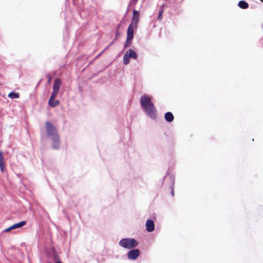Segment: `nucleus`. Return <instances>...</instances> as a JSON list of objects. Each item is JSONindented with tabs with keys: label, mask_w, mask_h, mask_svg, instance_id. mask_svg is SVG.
Listing matches in <instances>:
<instances>
[{
	"label": "nucleus",
	"mask_w": 263,
	"mask_h": 263,
	"mask_svg": "<svg viewBox=\"0 0 263 263\" xmlns=\"http://www.w3.org/2000/svg\"><path fill=\"white\" fill-rule=\"evenodd\" d=\"M238 6L241 9H247L249 7V4L245 1H240L239 2Z\"/></svg>",
	"instance_id": "f8f14e48"
},
{
	"label": "nucleus",
	"mask_w": 263,
	"mask_h": 263,
	"mask_svg": "<svg viewBox=\"0 0 263 263\" xmlns=\"http://www.w3.org/2000/svg\"><path fill=\"white\" fill-rule=\"evenodd\" d=\"M165 120L168 122H171L174 120V117L171 112H167L164 115Z\"/></svg>",
	"instance_id": "1a4fd4ad"
},
{
	"label": "nucleus",
	"mask_w": 263,
	"mask_h": 263,
	"mask_svg": "<svg viewBox=\"0 0 263 263\" xmlns=\"http://www.w3.org/2000/svg\"><path fill=\"white\" fill-rule=\"evenodd\" d=\"M163 9H161L159 12V15H158V20H161V16H162V15L163 14Z\"/></svg>",
	"instance_id": "6ab92c4d"
},
{
	"label": "nucleus",
	"mask_w": 263,
	"mask_h": 263,
	"mask_svg": "<svg viewBox=\"0 0 263 263\" xmlns=\"http://www.w3.org/2000/svg\"><path fill=\"white\" fill-rule=\"evenodd\" d=\"M140 253V251L138 249H134L130 250L127 253V258L129 259L135 260L139 256Z\"/></svg>",
	"instance_id": "39448f33"
},
{
	"label": "nucleus",
	"mask_w": 263,
	"mask_h": 263,
	"mask_svg": "<svg viewBox=\"0 0 263 263\" xmlns=\"http://www.w3.org/2000/svg\"><path fill=\"white\" fill-rule=\"evenodd\" d=\"M45 128L47 137L52 141V148L55 149H58L60 147V141L56 127L49 121H47L45 123Z\"/></svg>",
	"instance_id": "f03ea898"
},
{
	"label": "nucleus",
	"mask_w": 263,
	"mask_h": 263,
	"mask_svg": "<svg viewBox=\"0 0 263 263\" xmlns=\"http://www.w3.org/2000/svg\"><path fill=\"white\" fill-rule=\"evenodd\" d=\"M261 2L263 3V0H260Z\"/></svg>",
	"instance_id": "a878e982"
},
{
	"label": "nucleus",
	"mask_w": 263,
	"mask_h": 263,
	"mask_svg": "<svg viewBox=\"0 0 263 263\" xmlns=\"http://www.w3.org/2000/svg\"><path fill=\"white\" fill-rule=\"evenodd\" d=\"M48 263H51V262H48Z\"/></svg>",
	"instance_id": "bb28decb"
},
{
	"label": "nucleus",
	"mask_w": 263,
	"mask_h": 263,
	"mask_svg": "<svg viewBox=\"0 0 263 263\" xmlns=\"http://www.w3.org/2000/svg\"><path fill=\"white\" fill-rule=\"evenodd\" d=\"M5 232H9V229H8V228H7V229H5Z\"/></svg>",
	"instance_id": "b1692460"
},
{
	"label": "nucleus",
	"mask_w": 263,
	"mask_h": 263,
	"mask_svg": "<svg viewBox=\"0 0 263 263\" xmlns=\"http://www.w3.org/2000/svg\"><path fill=\"white\" fill-rule=\"evenodd\" d=\"M127 37L133 39L134 37V28L133 24H130L128 27L127 31Z\"/></svg>",
	"instance_id": "9d476101"
},
{
	"label": "nucleus",
	"mask_w": 263,
	"mask_h": 263,
	"mask_svg": "<svg viewBox=\"0 0 263 263\" xmlns=\"http://www.w3.org/2000/svg\"><path fill=\"white\" fill-rule=\"evenodd\" d=\"M146 230L148 232H153L155 229V224L153 220L148 219L146 222Z\"/></svg>",
	"instance_id": "0eeeda50"
},
{
	"label": "nucleus",
	"mask_w": 263,
	"mask_h": 263,
	"mask_svg": "<svg viewBox=\"0 0 263 263\" xmlns=\"http://www.w3.org/2000/svg\"><path fill=\"white\" fill-rule=\"evenodd\" d=\"M137 1L138 0H130L129 4L135 5L137 3Z\"/></svg>",
	"instance_id": "412c9836"
},
{
	"label": "nucleus",
	"mask_w": 263,
	"mask_h": 263,
	"mask_svg": "<svg viewBox=\"0 0 263 263\" xmlns=\"http://www.w3.org/2000/svg\"><path fill=\"white\" fill-rule=\"evenodd\" d=\"M57 263H62L60 260H58L57 261Z\"/></svg>",
	"instance_id": "393cba45"
},
{
	"label": "nucleus",
	"mask_w": 263,
	"mask_h": 263,
	"mask_svg": "<svg viewBox=\"0 0 263 263\" xmlns=\"http://www.w3.org/2000/svg\"><path fill=\"white\" fill-rule=\"evenodd\" d=\"M132 40V38H129V37H126V40L124 46V48H126V47L130 45Z\"/></svg>",
	"instance_id": "2eb2a0df"
},
{
	"label": "nucleus",
	"mask_w": 263,
	"mask_h": 263,
	"mask_svg": "<svg viewBox=\"0 0 263 263\" xmlns=\"http://www.w3.org/2000/svg\"><path fill=\"white\" fill-rule=\"evenodd\" d=\"M61 84V81L59 78H56L53 85V90L59 92Z\"/></svg>",
	"instance_id": "6e6552de"
},
{
	"label": "nucleus",
	"mask_w": 263,
	"mask_h": 263,
	"mask_svg": "<svg viewBox=\"0 0 263 263\" xmlns=\"http://www.w3.org/2000/svg\"><path fill=\"white\" fill-rule=\"evenodd\" d=\"M140 104L146 114L152 119L157 117L156 109L151 99L146 95L142 96L140 99Z\"/></svg>",
	"instance_id": "f257e3e1"
},
{
	"label": "nucleus",
	"mask_w": 263,
	"mask_h": 263,
	"mask_svg": "<svg viewBox=\"0 0 263 263\" xmlns=\"http://www.w3.org/2000/svg\"><path fill=\"white\" fill-rule=\"evenodd\" d=\"M8 228L9 229V231H10L12 230H14V229L12 228V226Z\"/></svg>",
	"instance_id": "5701e85b"
},
{
	"label": "nucleus",
	"mask_w": 263,
	"mask_h": 263,
	"mask_svg": "<svg viewBox=\"0 0 263 263\" xmlns=\"http://www.w3.org/2000/svg\"><path fill=\"white\" fill-rule=\"evenodd\" d=\"M139 13L137 10H133V16L132 19V24L134 25L135 27H137L138 23L139 21Z\"/></svg>",
	"instance_id": "423d86ee"
},
{
	"label": "nucleus",
	"mask_w": 263,
	"mask_h": 263,
	"mask_svg": "<svg viewBox=\"0 0 263 263\" xmlns=\"http://www.w3.org/2000/svg\"><path fill=\"white\" fill-rule=\"evenodd\" d=\"M26 224V221H22L19 222H18L17 223H15V224H13L12 225V228L14 229H17V228H20L23 227L24 226H25Z\"/></svg>",
	"instance_id": "ddd939ff"
},
{
	"label": "nucleus",
	"mask_w": 263,
	"mask_h": 263,
	"mask_svg": "<svg viewBox=\"0 0 263 263\" xmlns=\"http://www.w3.org/2000/svg\"><path fill=\"white\" fill-rule=\"evenodd\" d=\"M5 163H0V168L2 171H3L5 168Z\"/></svg>",
	"instance_id": "aec40b11"
},
{
	"label": "nucleus",
	"mask_w": 263,
	"mask_h": 263,
	"mask_svg": "<svg viewBox=\"0 0 263 263\" xmlns=\"http://www.w3.org/2000/svg\"><path fill=\"white\" fill-rule=\"evenodd\" d=\"M5 163L4 158L3 156V152L2 151L0 152V163Z\"/></svg>",
	"instance_id": "a211bd4d"
},
{
	"label": "nucleus",
	"mask_w": 263,
	"mask_h": 263,
	"mask_svg": "<svg viewBox=\"0 0 263 263\" xmlns=\"http://www.w3.org/2000/svg\"><path fill=\"white\" fill-rule=\"evenodd\" d=\"M119 245L125 249H132L136 248L138 245V241L133 238H125L121 239Z\"/></svg>",
	"instance_id": "7ed1b4c3"
},
{
	"label": "nucleus",
	"mask_w": 263,
	"mask_h": 263,
	"mask_svg": "<svg viewBox=\"0 0 263 263\" xmlns=\"http://www.w3.org/2000/svg\"><path fill=\"white\" fill-rule=\"evenodd\" d=\"M58 92H58V91L53 90L52 93L49 100H54L57 97Z\"/></svg>",
	"instance_id": "f3484780"
},
{
	"label": "nucleus",
	"mask_w": 263,
	"mask_h": 263,
	"mask_svg": "<svg viewBox=\"0 0 263 263\" xmlns=\"http://www.w3.org/2000/svg\"><path fill=\"white\" fill-rule=\"evenodd\" d=\"M137 58V53L133 50L130 49L126 52L123 56V62L124 65H127L130 62V59H136Z\"/></svg>",
	"instance_id": "20e7f679"
},
{
	"label": "nucleus",
	"mask_w": 263,
	"mask_h": 263,
	"mask_svg": "<svg viewBox=\"0 0 263 263\" xmlns=\"http://www.w3.org/2000/svg\"><path fill=\"white\" fill-rule=\"evenodd\" d=\"M60 103V101L58 100H48V105L51 107H55L58 106Z\"/></svg>",
	"instance_id": "9b49d317"
},
{
	"label": "nucleus",
	"mask_w": 263,
	"mask_h": 263,
	"mask_svg": "<svg viewBox=\"0 0 263 263\" xmlns=\"http://www.w3.org/2000/svg\"><path fill=\"white\" fill-rule=\"evenodd\" d=\"M172 180V185L170 186L171 194L173 196L174 195V178L173 177H171Z\"/></svg>",
	"instance_id": "dca6fc26"
},
{
	"label": "nucleus",
	"mask_w": 263,
	"mask_h": 263,
	"mask_svg": "<svg viewBox=\"0 0 263 263\" xmlns=\"http://www.w3.org/2000/svg\"><path fill=\"white\" fill-rule=\"evenodd\" d=\"M8 228L9 229V231H10L12 230H14V229L12 228V226Z\"/></svg>",
	"instance_id": "4be33fe9"
},
{
	"label": "nucleus",
	"mask_w": 263,
	"mask_h": 263,
	"mask_svg": "<svg viewBox=\"0 0 263 263\" xmlns=\"http://www.w3.org/2000/svg\"><path fill=\"white\" fill-rule=\"evenodd\" d=\"M8 97L11 99H16L19 97V95L18 93L12 91L9 93Z\"/></svg>",
	"instance_id": "4468645a"
}]
</instances>
